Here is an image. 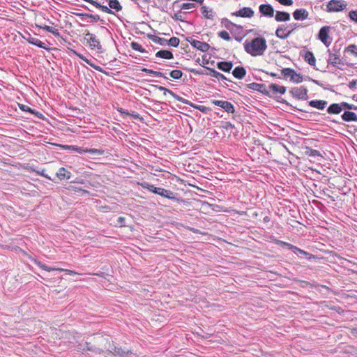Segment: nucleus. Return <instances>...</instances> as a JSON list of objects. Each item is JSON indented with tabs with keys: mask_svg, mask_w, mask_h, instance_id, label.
I'll use <instances>...</instances> for the list:
<instances>
[{
	"mask_svg": "<svg viewBox=\"0 0 357 357\" xmlns=\"http://www.w3.org/2000/svg\"><path fill=\"white\" fill-rule=\"evenodd\" d=\"M308 105L318 109H324L328 105V102L324 100H312L308 102Z\"/></svg>",
	"mask_w": 357,
	"mask_h": 357,
	"instance_id": "obj_23",
	"label": "nucleus"
},
{
	"mask_svg": "<svg viewBox=\"0 0 357 357\" xmlns=\"http://www.w3.org/2000/svg\"><path fill=\"white\" fill-rule=\"evenodd\" d=\"M211 103L222 108L227 113L234 114L235 112L234 106L230 102L225 100H212Z\"/></svg>",
	"mask_w": 357,
	"mask_h": 357,
	"instance_id": "obj_14",
	"label": "nucleus"
},
{
	"mask_svg": "<svg viewBox=\"0 0 357 357\" xmlns=\"http://www.w3.org/2000/svg\"><path fill=\"white\" fill-rule=\"evenodd\" d=\"M169 75L174 79H179L181 78L183 73L180 70H174L170 72Z\"/></svg>",
	"mask_w": 357,
	"mask_h": 357,
	"instance_id": "obj_45",
	"label": "nucleus"
},
{
	"mask_svg": "<svg viewBox=\"0 0 357 357\" xmlns=\"http://www.w3.org/2000/svg\"><path fill=\"white\" fill-rule=\"evenodd\" d=\"M126 218L124 217H119L116 220V222L115 223L116 227H124L125 225Z\"/></svg>",
	"mask_w": 357,
	"mask_h": 357,
	"instance_id": "obj_53",
	"label": "nucleus"
},
{
	"mask_svg": "<svg viewBox=\"0 0 357 357\" xmlns=\"http://www.w3.org/2000/svg\"><path fill=\"white\" fill-rule=\"evenodd\" d=\"M356 85H357V79H353L351 82H349V87L350 89H354L356 86Z\"/></svg>",
	"mask_w": 357,
	"mask_h": 357,
	"instance_id": "obj_63",
	"label": "nucleus"
},
{
	"mask_svg": "<svg viewBox=\"0 0 357 357\" xmlns=\"http://www.w3.org/2000/svg\"><path fill=\"white\" fill-rule=\"evenodd\" d=\"M184 104H186V105H190V107L203 112L204 114H208L210 112H211V109L208 107H206V106H204V105H196L195 103H192L190 101H189L188 100H186L185 98H183V100L181 102Z\"/></svg>",
	"mask_w": 357,
	"mask_h": 357,
	"instance_id": "obj_19",
	"label": "nucleus"
},
{
	"mask_svg": "<svg viewBox=\"0 0 357 357\" xmlns=\"http://www.w3.org/2000/svg\"><path fill=\"white\" fill-rule=\"evenodd\" d=\"M292 15L296 20H304L308 17L309 13L305 8H300L296 9Z\"/></svg>",
	"mask_w": 357,
	"mask_h": 357,
	"instance_id": "obj_21",
	"label": "nucleus"
},
{
	"mask_svg": "<svg viewBox=\"0 0 357 357\" xmlns=\"http://www.w3.org/2000/svg\"><path fill=\"white\" fill-rule=\"evenodd\" d=\"M305 155L310 156V157H314V158L317 157V156L321 157V155L319 151L312 149L310 147L305 148Z\"/></svg>",
	"mask_w": 357,
	"mask_h": 357,
	"instance_id": "obj_41",
	"label": "nucleus"
},
{
	"mask_svg": "<svg viewBox=\"0 0 357 357\" xmlns=\"http://www.w3.org/2000/svg\"><path fill=\"white\" fill-rule=\"evenodd\" d=\"M107 351L112 353L115 356H119L120 357H126L129 354H131L130 350H125L121 347H117L112 344V345H109V347H107Z\"/></svg>",
	"mask_w": 357,
	"mask_h": 357,
	"instance_id": "obj_13",
	"label": "nucleus"
},
{
	"mask_svg": "<svg viewBox=\"0 0 357 357\" xmlns=\"http://www.w3.org/2000/svg\"><path fill=\"white\" fill-rule=\"evenodd\" d=\"M304 59L310 66H315L316 59L312 52L307 51L304 55Z\"/></svg>",
	"mask_w": 357,
	"mask_h": 357,
	"instance_id": "obj_38",
	"label": "nucleus"
},
{
	"mask_svg": "<svg viewBox=\"0 0 357 357\" xmlns=\"http://www.w3.org/2000/svg\"><path fill=\"white\" fill-rule=\"evenodd\" d=\"M155 56L165 59H172L174 58L172 52L167 50H161L157 52L155 54Z\"/></svg>",
	"mask_w": 357,
	"mask_h": 357,
	"instance_id": "obj_31",
	"label": "nucleus"
},
{
	"mask_svg": "<svg viewBox=\"0 0 357 357\" xmlns=\"http://www.w3.org/2000/svg\"><path fill=\"white\" fill-rule=\"evenodd\" d=\"M232 75L235 78L241 79L245 76L246 70L243 66H236L232 70Z\"/></svg>",
	"mask_w": 357,
	"mask_h": 357,
	"instance_id": "obj_25",
	"label": "nucleus"
},
{
	"mask_svg": "<svg viewBox=\"0 0 357 357\" xmlns=\"http://www.w3.org/2000/svg\"><path fill=\"white\" fill-rule=\"evenodd\" d=\"M61 146L63 150L74 151L80 154H82L84 153H91V154L100 155L103 152L102 151L96 149H84L83 148L78 146H75V145H62Z\"/></svg>",
	"mask_w": 357,
	"mask_h": 357,
	"instance_id": "obj_9",
	"label": "nucleus"
},
{
	"mask_svg": "<svg viewBox=\"0 0 357 357\" xmlns=\"http://www.w3.org/2000/svg\"><path fill=\"white\" fill-rule=\"evenodd\" d=\"M340 48L335 45L332 50H328L329 57L327 60L328 64L332 65L334 67H337L338 65H343L344 63L340 59Z\"/></svg>",
	"mask_w": 357,
	"mask_h": 357,
	"instance_id": "obj_5",
	"label": "nucleus"
},
{
	"mask_svg": "<svg viewBox=\"0 0 357 357\" xmlns=\"http://www.w3.org/2000/svg\"><path fill=\"white\" fill-rule=\"evenodd\" d=\"M308 90L306 86H301L300 87H293L290 89L289 93L291 96L298 100H307Z\"/></svg>",
	"mask_w": 357,
	"mask_h": 357,
	"instance_id": "obj_8",
	"label": "nucleus"
},
{
	"mask_svg": "<svg viewBox=\"0 0 357 357\" xmlns=\"http://www.w3.org/2000/svg\"><path fill=\"white\" fill-rule=\"evenodd\" d=\"M158 195H160L163 197L167 198L171 200L176 201L177 202H184L181 197H178V193L162 188H160Z\"/></svg>",
	"mask_w": 357,
	"mask_h": 357,
	"instance_id": "obj_12",
	"label": "nucleus"
},
{
	"mask_svg": "<svg viewBox=\"0 0 357 357\" xmlns=\"http://www.w3.org/2000/svg\"><path fill=\"white\" fill-rule=\"evenodd\" d=\"M201 13L204 15V17L206 19L213 20L215 16V13H214L213 9L209 8L208 7H207L206 6H202Z\"/></svg>",
	"mask_w": 357,
	"mask_h": 357,
	"instance_id": "obj_32",
	"label": "nucleus"
},
{
	"mask_svg": "<svg viewBox=\"0 0 357 357\" xmlns=\"http://www.w3.org/2000/svg\"><path fill=\"white\" fill-rule=\"evenodd\" d=\"M245 51L252 56H261L267 48L266 40L264 37H257L250 42L244 43Z\"/></svg>",
	"mask_w": 357,
	"mask_h": 357,
	"instance_id": "obj_1",
	"label": "nucleus"
},
{
	"mask_svg": "<svg viewBox=\"0 0 357 357\" xmlns=\"http://www.w3.org/2000/svg\"><path fill=\"white\" fill-rule=\"evenodd\" d=\"M331 27L329 26H322L318 33L317 38L321 40L326 47H328L332 39L329 36Z\"/></svg>",
	"mask_w": 357,
	"mask_h": 357,
	"instance_id": "obj_10",
	"label": "nucleus"
},
{
	"mask_svg": "<svg viewBox=\"0 0 357 357\" xmlns=\"http://www.w3.org/2000/svg\"><path fill=\"white\" fill-rule=\"evenodd\" d=\"M348 16L351 21L357 23V10L349 11Z\"/></svg>",
	"mask_w": 357,
	"mask_h": 357,
	"instance_id": "obj_51",
	"label": "nucleus"
},
{
	"mask_svg": "<svg viewBox=\"0 0 357 357\" xmlns=\"http://www.w3.org/2000/svg\"><path fill=\"white\" fill-rule=\"evenodd\" d=\"M299 26L301 25L298 23H291L289 25L282 24L277 28L275 35L280 39H287Z\"/></svg>",
	"mask_w": 357,
	"mask_h": 357,
	"instance_id": "obj_2",
	"label": "nucleus"
},
{
	"mask_svg": "<svg viewBox=\"0 0 357 357\" xmlns=\"http://www.w3.org/2000/svg\"><path fill=\"white\" fill-rule=\"evenodd\" d=\"M140 185L144 188V189H146L148 190L149 191L154 193V194H156V195H158L159 193V191H160V188H158V187H155V185H152V184H150L147 182H143L140 184Z\"/></svg>",
	"mask_w": 357,
	"mask_h": 357,
	"instance_id": "obj_35",
	"label": "nucleus"
},
{
	"mask_svg": "<svg viewBox=\"0 0 357 357\" xmlns=\"http://www.w3.org/2000/svg\"><path fill=\"white\" fill-rule=\"evenodd\" d=\"M153 73H152V75H155L156 77H164L165 79H168V77H167L165 75V74L161 73V72L153 70Z\"/></svg>",
	"mask_w": 357,
	"mask_h": 357,
	"instance_id": "obj_58",
	"label": "nucleus"
},
{
	"mask_svg": "<svg viewBox=\"0 0 357 357\" xmlns=\"http://www.w3.org/2000/svg\"><path fill=\"white\" fill-rule=\"evenodd\" d=\"M107 1H108V4L109 6V8H108L110 9L112 11V9L115 10L116 12L121 11L122 10L123 7L118 0H107Z\"/></svg>",
	"mask_w": 357,
	"mask_h": 357,
	"instance_id": "obj_36",
	"label": "nucleus"
},
{
	"mask_svg": "<svg viewBox=\"0 0 357 357\" xmlns=\"http://www.w3.org/2000/svg\"><path fill=\"white\" fill-rule=\"evenodd\" d=\"M344 52H350L351 54L357 56V45L354 44L349 45L344 49Z\"/></svg>",
	"mask_w": 357,
	"mask_h": 357,
	"instance_id": "obj_44",
	"label": "nucleus"
},
{
	"mask_svg": "<svg viewBox=\"0 0 357 357\" xmlns=\"http://www.w3.org/2000/svg\"><path fill=\"white\" fill-rule=\"evenodd\" d=\"M218 34L219 37L225 40L229 41L231 40L229 33L226 31H221Z\"/></svg>",
	"mask_w": 357,
	"mask_h": 357,
	"instance_id": "obj_49",
	"label": "nucleus"
},
{
	"mask_svg": "<svg viewBox=\"0 0 357 357\" xmlns=\"http://www.w3.org/2000/svg\"><path fill=\"white\" fill-rule=\"evenodd\" d=\"M351 334L357 338V328H353L351 329Z\"/></svg>",
	"mask_w": 357,
	"mask_h": 357,
	"instance_id": "obj_64",
	"label": "nucleus"
},
{
	"mask_svg": "<svg viewBox=\"0 0 357 357\" xmlns=\"http://www.w3.org/2000/svg\"><path fill=\"white\" fill-rule=\"evenodd\" d=\"M255 12L250 7H243L239 10L232 13L231 15L240 17H248L250 18L254 16Z\"/></svg>",
	"mask_w": 357,
	"mask_h": 357,
	"instance_id": "obj_18",
	"label": "nucleus"
},
{
	"mask_svg": "<svg viewBox=\"0 0 357 357\" xmlns=\"http://www.w3.org/2000/svg\"><path fill=\"white\" fill-rule=\"evenodd\" d=\"M38 27H40V29H43L44 30H45L46 31H48V32H51L52 29L54 27L52 26H47V25H44V26H38Z\"/></svg>",
	"mask_w": 357,
	"mask_h": 357,
	"instance_id": "obj_60",
	"label": "nucleus"
},
{
	"mask_svg": "<svg viewBox=\"0 0 357 357\" xmlns=\"http://www.w3.org/2000/svg\"><path fill=\"white\" fill-rule=\"evenodd\" d=\"M130 47L132 50L140 52H145L146 50L141 45H139L137 42H132L130 44Z\"/></svg>",
	"mask_w": 357,
	"mask_h": 357,
	"instance_id": "obj_47",
	"label": "nucleus"
},
{
	"mask_svg": "<svg viewBox=\"0 0 357 357\" xmlns=\"http://www.w3.org/2000/svg\"><path fill=\"white\" fill-rule=\"evenodd\" d=\"M280 4L286 6H291L294 2L293 0H277Z\"/></svg>",
	"mask_w": 357,
	"mask_h": 357,
	"instance_id": "obj_54",
	"label": "nucleus"
},
{
	"mask_svg": "<svg viewBox=\"0 0 357 357\" xmlns=\"http://www.w3.org/2000/svg\"><path fill=\"white\" fill-rule=\"evenodd\" d=\"M245 86H246V88H248V89L259 91L267 96H271L270 91L267 90L266 86L264 84H258V83L252 82L250 84H248Z\"/></svg>",
	"mask_w": 357,
	"mask_h": 357,
	"instance_id": "obj_15",
	"label": "nucleus"
},
{
	"mask_svg": "<svg viewBox=\"0 0 357 357\" xmlns=\"http://www.w3.org/2000/svg\"><path fill=\"white\" fill-rule=\"evenodd\" d=\"M280 102L282 104H285L287 106H288L289 107H290V109L292 110V111H301V112H305V110H303V109H298L296 107H294L291 104H290L289 102H288L286 100L284 99H282V100H280Z\"/></svg>",
	"mask_w": 357,
	"mask_h": 357,
	"instance_id": "obj_50",
	"label": "nucleus"
},
{
	"mask_svg": "<svg viewBox=\"0 0 357 357\" xmlns=\"http://www.w3.org/2000/svg\"><path fill=\"white\" fill-rule=\"evenodd\" d=\"M341 105L342 107V109L347 111L346 109H348V110H351V109H354V110H356L357 109V106L353 105V104H349L347 102H341Z\"/></svg>",
	"mask_w": 357,
	"mask_h": 357,
	"instance_id": "obj_48",
	"label": "nucleus"
},
{
	"mask_svg": "<svg viewBox=\"0 0 357 357\" xmlns=\"http://www.w3.org/2000/svg\"><path fill=\"white\" fill-rule=\"evenodd\" d=\"M43 270H45V271H48V272L53 271H64V272L67 273L69 275H75V274H77V273L75 272L74 271H71V270H68V269H63V268H52V267L47 266L45 264L43 265Z\"/></svg>",
	"mask_w": 357,
	"mask_h": 357,
	"instance_id": "obj_39",
	"label": "nucleus"
},
{
	"mask_svg": "<svg viewBox=\"0 0 357 357\" xmlns=\"http://www.w3.org/2000/svg\"><path fill=\"white\" fill-rule=\"evenodd\" d=\"M181 9H186V10H188V9H191V8H194L196 7V4L195 3H183L181 5Z\"/></svg>",
	"mask_w": 357,
	"mask_h": 357,
	"instance_id": "obj_52",
	"label": "nucleus"
},
{
	"mask_svg": "<svg viewBox=\"0 0 357 357\" xmlns=\"http://www.w3.org/2000/svg\"><path fill=\"white\" fill-rule=\"evenodd\" d=\"M84 39L87 40L91 47L97 48L98 50H100L102 48L99 40L94 34L91 33L89 31H86L85 33Z\"/></svg>",
	"mask_w": 357,
	"mask_h": 357,
	"instance_id": "obj_16",
	"label": "nucleus"
},
{
	"mask_svg": "<svg viewBox=\"0 0 357 357\" xmlns=\"http://www.w3.org/2000/svg\"><path fill=\"white\" fill-rule=\"evenodd\" d=\"M269 89L274 94H276V93L284 94L287 91V88L285 86H279L278 84H274V83H272L271 84H270Z\"/></svg>",
	"mask_w": 357,
	"mask_h": 357,
	"instance_id": "obj_29",
	"label": "nucleus"
},
{
	"mask_svg": "<svg viewBox=\"0 0 357 357\" xmlns=\"http://www.w3.org/2000/svg\"><path fill=\"white\" fill-rule=\"evenodd\" d=\"M29 43L36 45V43H38V38L32 37L30 34H29V37L26 38Z\"/></svg>",
	"mask_w": 357,
	"mask_h": 357,
	"instance_id": "obj_55",
	"label": "nucleus"
},
{
	"mask_svg": "<svg viewBox=\"0 0 357 357\" xmlns=\"http://www.w3.org/2000/svg\"><path fill=\"white\" fill-rule=\"evenodd\" d=\"M129 116H131L132 117H133L135 119H139L141 121H142L144 120L143 117L141 116L139 114H138L135 112H132V113H130Z\"/></svg>",
	"mask_w": 357,
	"mask_h": 357,
	"instance_id": "obj_57",
	"label": "nucleus"
},
{
	"mask_svg": "<svg viewBox=\"0 0 357 357\" xmlns=\"http://www.w3.org/2000/svg\"><path fill=\"white\" fill-rule=\"evenodd\" d=\"M224 128L227 130L229 128H234V125H233L231 122L227 121L225 123Z\"/></svg>",
	"mask_w": 357,
	"mask_h": 357,
	"instance_id": "obj_61",
	"label": "nucleus"
},
{
	"mask_svg": "<svg viewBox=\"0 0 357 357\" xmlns=\"http://www.w3.org/2000/svg\"><path fill=\"white\" fill-rule=\"evenodd\" d=\"M180 40L176 37H172L169 40H167L166 45L177 47L179 45Z\"/></svg>",
	"mask_w": 357,
	"mask_h": 357,
	"instance_id": "obj_43",
	"label": "nucleus"
},
{
	"mask_svg": "<svg viewBox=\"0 0 357 357\" xmlns=\"http://www.w3.org/2000/svg\"><path fill=\"white\" fill-rule=\"evenodd\" d=\"M349 352L352 354V355H355V356H357V347H349Z\"/></svg>",
	"mask_w": 357,
	"mask_h": 357,
	"instance_id": "obj_62",
	"label": "nucleus"
},
{
	"mask_svg": "<svg viewBox=\"0 0 357 357\" xmlns=\"http://www.w3.org/2000/svg\"><path fill=\"white\" fill-rule=\"evenodd\" d=\"M341 119L346 122L357 121V114L353 112L344 111Z\"/></svg>",
	"mask_w": 357,
	"mask_h": 357,
	"instance_id": "obj_26",
	"label": "nucleus"
},
{
	"mask_svg": "<svg viewBox=\"0 0 357 357\" xmlns=\"http://www.w3.org/2000/svg\"><path fill=\"white\" fill-rule=\"evenodd\" d=\"M19 107L22 111L29 112L32 114H34L35 116H38L40 119H43V115L41 113L36 111L33 109H31L27 105L19 104Z\"/></svg>",
	"mask_w": 357,
	"mask_h": 357,
	"instance_id": "obj_33",
	"label": "nucleus"
},
{
	"mask_svg": "<svg viewBox=\"0 0 357 357\" xmlns=\"http://www.w3.org/2000/svg\"><path fill=\"white\" fill-rule=\"evenodd\" d=\"M77 16L79 17H84L87 18L91 19L93 22L100 21L102 23H104V20H100V16L98 15H92L89 13H77Z\"/></svg>",
	"mask_w": 357,
	"mask_h": 357,
	"instance_id": "obj_40",
	"label": "nucleus"
},
{
	"mask_svg": "<svg viewBox=\"0 0 357 357\" xmlns=\"http://www.w3.org/2000/svg\"><path fill=\"white\" fill-rule=\"evenodd\" d=\"M216 66L219 70L225 73H229L234 65L232 61H219Z\"/></svg>",
	"mask_w": 357,
	"mask_h": 357,
	"instance_id": "obj_22",
	"label": "nucleus"
},
{
	"mask_svg": "<svg viewBox=\"0 0 357 357\" xmlns=\"http://www.w3.org/2000/svg\"><path fill=\"white\" fill-rule=\"evenodd\" d=\"M185 40L189 42L193 47L201 52H206L211 48V46L208 43L195 40L191 37H187Z\"/></svg>",
	"mask_w": 357,
	"mask_h": 357,
	"instance_id": "obj_11",
	"label": "nucleus"
},
{
	"mask_svg": "<svg viewBox=\"0 0 357 357\" xmlns=\"http://www.w3.org/2000/svg\"><path fill=\"white\" fill-rule=\"evenodd\" d=\"M259 11L262 16L266 17H273L274 16V8L269 3L261 4L259 6Z\"/></svg>",
	"mask_w": 357,
	"mask_h": 357,
	"instance_id": "obj_17",
	"label": "nucleus"
},
{
	"mask_svg": "<svg viewBox=\"0 0 357 357\" xmlns=\"http://www.w3.org/2000/svg\"><path fill=\"white\" fill-rule=\"evenodd\" d=\"M342 110L341 102L331 104L327 108V112L329 114H339Z\"/></svg>",
	"mask_w": 357,
	"mask_h": 357,
	"instance_id": "obj_24",
	"label": "nucleus"
},
{
	"mask_svg": "<svg viewBox=\"0 0 357 357\" xmlns=\"http://www.w3.org/2000/svg\"><path fill=\"white\" fill-rule=\"evenodd\" d=\"M221 24H222V26H225L227 29L229 30L230 31H233L234 27H236L237 29H242L241 26L236 25V24L233 23L227 18H222L221 20Z\"/></svg>",
	"mask_w": 357,
	"mask_h": 357,
	"instance_id": "obj_30",
	"label": "nucleus"
},
{
	"mask_svg": "<svg viewBox=\"0 0 357 357\" xmlns=\"http://www.w3.org/2000/svg\"><path fill=\"white\" fill-rule=\"evenodd\" d=\"M172 18L176 21H181L183 22L184 20L182 18L181 12H178L176 13H174V16H172Z\"/></svg>",
	"mask_w": 357,
	"mask_h": 357,
	"instance_id": "obj_56",
	"label": "nucleus"
},
{
	"mask_svg": "<svg viewBox=\"0 0 357 357\" xmlns=\"http://www.w3.org/2000/svg\"><path fill=\"white\" fill-rule=\"evenodd\" d=\"M206 69L208 71V73H204L202 70L198 71L193 68L187 69V70H188V71L192 73L195 75H197V74L198 75H210L213 77H215L218 79L226 80V81L231 82V80L227 79L223 74L216 71L215 69L209 68V67H206Z\"/></svg>",
	"mask_w": 357,
	"mask_h": 357,
	"instance_id": "obj_7",
	"label": "nucleus"
},
{
	"mask_svg": "<svg viewBox=\"0 0 357 357\" xmlns=\"http://www.w3.org/2000/svg\"><path fill=\"white\" fill-rule=\"evenodd\" d=\"M294 71L295 70L292 68H285L281 70V73L284 77H289L291 78L294 73Z\"/></svg>",
	"mask_w": 357,
	"mask_h": 357,
	"instance_id": "obj_46",
	"label": "nucleus"
},
{
	"mask_svg": "<svg viewBox=\"0 0 357 357\" xmlns=\"http://www.w3.org/2000/svg\"><path fill=\"white\" fill-rule=\"evenodd\" d=\"M148 38L151 40L153 42L160 44L162 46H166V43H167V40L163 38H160L157 36L148 34Z\"/></svg>",
	"mask_w": 357,
	"mask_h": 357,
	"instance_id": "obj_37",
	"label": "nucleus"
},
{
	"mask_svg": "<svg viewBox=\"0 0 357 357\" xmlns=\"http://www.w3.org/2000/svg\"><path fill=\"white\" fill-rule=\"evenodd\" d=\"M56 176L60 181L68 180L70 178L71 173L64 167H61L56 172Z\"/></svg>",
	"mask_w": 357,
	"mask_h": 357,
	"instance_id": "obj_27",
	"label": "nucleus"
},
{
	"mask_svg": "<svg viewBox=\"0 0 357 357\" xmlns=\"http://www.w3.org/2000/svg\"><path fill=\"white\" fill-rule=\"evenodd\" d=\"M273 241L274 242L275 244H276L279 246L283 247V248H287V249L291 250L294 253H295L296 255H301L305 256L307 259H311L315 258V256L314 255L309 253L307 252H305V250H303L291 243H287V242H284V241H282L278 240V239H273Z\"/></svg>",
	"mask_w": 357,
	"mask_h": 357,
	"instance_id": "obj_3",
	"label": "nucleus"
},
{
	"mask_svg": "<svg viewBox=\"0 0 357 357\" xmlns=\"http://www.w3.org/2000/svg\"><path fill=\"white\" fill-rule=\"evenodd\" d=\"M347 3L344 0H331L326 4V11L328 13L339 12L347 8Z\"/></svg>",
	"mask_w": 357,
	"mask_h": 357,
	"instance_id": "obj_6",
	"label": "nucleus"
},
{
	"mask_svg": "<svg viewBox=\"0 0 357 357\" xmlns=\"http://www.w3.org/2000/svg\"><path fill=\"white\" fill-rule=\"evenodd\" d=\"M77 56L80 59H82V61L86 62L88 65H89L91 67H92L95 70H96L100 73H106V72L100 66H96L95 63H92L90 60H89L87 58H86L84 56H83L80 54H77Z\"/></svg>",
	"mask_w": 357,
	"mask_h": 357,
	"instance_id": "obj_34",
	"label": "nucleus"
},
{
	"mask_svg": "<svg viewBox=\"0 0 357 357\" xmlns=\"http://www.w3.org/2000/svg\"><path fill=\"white\" fill-rule=\"evenodd\" d=\"M290 80L292 82H294V83H301L303 82V77L302 76L301 74L300 73H296L295 71H294V73L293 74V75L291 76Z\"/></svg>",
	"mask_w": 357,
	"mask_h": 357,
	"instance_id": "obj_42",
	"label": "nucleus"
},
{
	"mask_svg": "<svg viewBox=\"0 0 357 357\" xmlns=\"http://www.w3.org/2000/svg\"><path fill=\"white\" fill-rule=\"evenodd\" d=\"M36 46L43 49H47L45 44L39 39L38 40V43H36Z\"/></svg>",
	"mask_w": 357,
	"mask_h": 357,
	"instance_id": "obj_59",
	"label": "nucleus"
},
{
	"mask_svg": "<svg viewBox=\"0 0 357 357\" xmlns=\"http://www.w3.org/2000/svg\"><path fill=\"white\" fill-rule=\"evenodd\" d=\"M275 20L277 22H287L290 20V14L284 11H276Z\"/></svg>",
	"mask_w": 357,
	"mask_h": 357,
	"instance_id": "obj_28",
	"label": "nucleus"
},
{
	"mask_svg": "<svg viewBox=\"0 0 357 357\" xmlns=\"http://www.w3.org/2000/svg\"><path fill=\"white\" fill-rule=\"evenodd\" d=\"M154 87L157 88L158 90L163 91L164 96H166L167 93L170 94L174 98H175L176 100L179 102H182L183 100V98L179 96L178 95L176 94L173 91L165 88L162 86H158V85H153Z\"/></svg>",
	"mask_w": 357,
	"mask_h": 357,
	"instance_id": "obj_20",
	"label": "nucleus"
},
{
	"mask_svg": "<svg viewBox=\"0 0 357 357\" xmlns=\"http://www.w3.org/2000/svg\"><path fill=\"white\" fill-rule=\"evenodd\" d=\"M104 340V339L100 337L98 340H96L92 344L89 342H86L84 344V347L82 349L83 351H91L95 354H100L104 352L105 349L107 350V346L105 344L102 346L100 342Z\"/></svg>",
	"mask_w": 357,
	"mask_h": 357,
	"instance_id": "obj_4",
	"label": "nucleus"
}]
</instances>
